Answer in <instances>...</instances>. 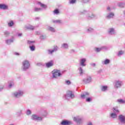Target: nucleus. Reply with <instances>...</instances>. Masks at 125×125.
<instances>
[{
  "label": "nucleus",
  "instance_id": "f257e3e1",
  "mask_svg": "<svg viewBox=\"0 0 125 125\" xmlns=\"http://www.w3.org/2000/svg\"><path fill=\"white\" fill-rule=\"evenodd\" d=\"M51 74H52V79H58V77H61L63 75V72H61L59 70L54 69Z\"/></svg>",
  "mask_w": 125,
  "mask_h": 125
},
{
  "label": "nucleus",
  "instance_id": "f03ea898",
  "mask_svg": "<svg viewBox=\"0 0 125 125\" xmlns=\"http://www.w3.org/2000/svg\"><path fill=\"white\" fill-rule=\"evenodd\" d=\"M22 67L21 70L22 71H26L27 70H29L30 69V67L31 64L30 63V62L28 60H24L22 62Z\"/></svg>",
  "mask_w": 125,
  "mask_h": 125
},
{
  "label": "nucleus",
  "instance_id": "7ed1b4c3",
  "mask_svg": "<svg viewBox=\"0 0 125 125\" xmlns=\"http://www.w3.org/2000/svg\"><path fill=\"white\" fill-rule=\"evenodd\" d=\"M12 95L14 98H21L24 95V91L22 90H18L13 93Z\"/></svg>",
  "mask_w": 125,
  "mask_h": 125
},
{
  "label": "nucleus",
  "instance_id": "20e7f679",
  "mask_svg": "<svg viewBox=\"0 0 125 125\" xmlns=\"http://www.w3.org/2000/svg\"><path fill=\"white\" fill-rule=\"evenodd\" d=\"M64 97L66 100L74 99V98H75V94L73 93L72 91H68L66 92V94L64 95Z\"/></svg>",
  "mask_w": 125,
  "mask_h": 125
},
{
  "label": "nucleus",
  "instance_id": "39448f33",
  "mask_svg": "<svg viewBox=\"0 0 125 125\" xmlns=\"http://www.w3.org/2000/svg\"><path fill=\"white\" fill-rule=\"evenodd\" d=\"M89 94L88 92H85L83 94H81V97L83 99H84L86 98V102H91L92 101V99L90 97H88Z\"/></svg>",
  "mask_w": 125,
  "mask_h": 125
},
{
  "label": "nucleus",
  "instance_id": "423d86ee",
  "mask_svg": "<svg viewBox=\"0 0 125 125\" xmlns=\"http://www.w3.org/2000/svg\"><path fill=\"white\" fill-rule=\"evenodd\" d=\"M59 49V47L57 45H55L53 47V49H48L47 50V53L49 55H53V52H56Z\"/></svg>",
  "mask_w": 125,
  "mask_h": 125
},
{
  "label": "nucleus",
  "instance_id": "0eeeda50",
  "mask_svg": "<svg viewBox=\"0 0 125 125\" xmlns=\"http://www.w3.org/2000/svg\"><path fill=\"white\" fill-rule=\"evenodd\" d=\"M86 18L88 20H91V19H97V17L92 12H88L86 14Z\"/></svg>",
  "mask_w": 125,
  "mask_h": 125
},
{
  "label": "nucleus",
  "instance_id": "6e6552de",
  "mask_svg": "<svg viewBox=\"0 0 125 125\" xmlns=\"http://www.w3.org/2000/svg\"><path fill=\"white\" fill-rule=\"evenodd\" d=\"M73 121L74 122H76L77 125H81V124H83V119L82 117L78 116L74 117Z\"/></svg>",
  "mask_w": 125,
  "mask_h": 125
},
{
  "label": "nucleus",
  "instance_id": "1a4fd4ad",
  "mask_svg": "<svg viewBox=\"0 0 125 125\" xmlns=\"http://www.w3.org/2000/svg\"><path fill=\"white\" fill-rule=\"evenodd\" d=\"M124 83L123 81L120 80H116L114 82V87L115 88H120L122 87Z\"/></svg>",
  "mask_w": 125,
  "mask_h": 125
},
{
  "label": "nucleus",
  "instance_id": "9d476101",
  "mask_svg": "<svg viewBox=\"0 0 125 125\" xmlns=\"http://www.w3.org/2000/svg\"><path fill=\"white\" fill-rule=\"evenodd\" d=\"M92 82V79L90 76H87L86 78H84L82 80V83H84V84H88V83H90Z\"/></svg>",
  "mask_w": 125,
  "mask_h": 125
},
{
  "label": "nucleus",
  "instance_id": "9b49d317",
  "mask_svg": "<svg viewBox=\"0 0 125 125\" xmlns=\"http://www.w3.org/2000/svg\"><path fill=\"white\" fill-rule=\"evenodd\" d=\"M113 113H111L110 115V117L112 118V119H116L117 118V113H119L120 111L117 108H115L114 107L113 108Z\"/></svg>",
  "mask_w": 125,
  "mask_h": 125
},
{
  "label": "nucleus",
  "instance_id": "f8f14e48",
  "mask_svg": "<svg viewBox=\"0 0 125 125\" xmlns=\"http://www.w3.org/2000/svg\"><path fill=\"white\" fill-rule=\"evenodd\" d=\"M107 34L109 36H114L116 34V30L114 28L110 27L107 30Z\"/></svg>",
  "mask_w": 125,
  "mask_h": 125
},
{
  "label": "nucleus",
  "instance_id": "ddd939ff",
  "mask_svg": "<svg viewBox=\"0 0 125 125\" xmlns=\"http://www.w3.org/2000/svg\"><path fill=\"white\" fill-rule=\"evenodd\" d=\"M27 43L29 44V48L31 51H35L36 49V47L33 45L35 43V41H28Z\"/></svg>",
  "mask_w": 125,
  "mask_h": 125
},
{
  "label": "nucleus",
  "instance_id": "4468645a",
  "mask_svg": "<svg viewBox=\"0 0 125 125\" xmlns=\"http://www.w3.org/2000/svg\"><path fill=\"white\" fill-rule=\"evenodd\" d=\"M31 119L33 120V121H37V122L42 121V118L39 117L38 115L36 114H33L32 115Z\"/></svg>",
  "mask_w": 125,
  "mask_h": 125
},
{
  "label": "nucleus",
  "instance_id": "2eb2a0df",
  "mask_svg": "<svg viewBox=\"0 0 125 125\" xmlns=\"http://www.w3.org/2000/svg\"><path fill=\"white\" fill-rule=\"evenodd\" d=\"M85 62H86V59L82 58L79 60V64L82 67H85L86 66Z\"/></svg>",
  "mask_w": 125,
  "mask_h": 125
},
{
  "label": "nucleus",
  "instance_id": "dca6fc26",
  "mask_svg": "<svg viewBox=\"0 0 125 125\" xmlns=\"http://www.w3.org/2000/svg\"><path fill=\"white\" fill-rule=\"evenodd\" d=\"M118 119L121 124L125 125V115H120L118 117Z\"/></svg>",
  "mask_w": 125,
  "mask_h": 125
},
{
  "label": "nucleus",
  "instance_id": "f3484780",
  "mask_svg": "<svg viewBox=\"0 0 125 125\" xmlns=\"http://www.w3.org/2000/svg\"><path fill=\"white\" fill-rule=\"evenodd\" d=\"M54 65V61H50L49 62L45 63V67L46 68H51V67H53Z\"/></svg>",
  "mask_w": 125,
  "mask_h": 125
},
{
  "label": "nucleus",
  "instance_id": "a211bd4d",
  "mask_svg": "<svg viewBox=\"0 0 125 125\" xmlns=\"http://www.w3.org/2000/svg\"><path fill=\"white\" fill-rule=\"evenodd\" d=\"M61 125H73V123L71 121L67 120H63L61 123Z\"/></svg>",
  "mask_w": 125,
  "mask_h": 125
},
{
  "label": "nucleus",
  "instance_id": "6ab92c4d",
  "mask_svg": "<svg viewBox=\"0 0 125 125\" xmlns=\"http://www.w3.org/2000/svg\"><path fill=\"white\" fill-rule=\"evenodd\" d=\"M0 9H3V10H6L8 9V6L5 4H0Z\"/></svg>",
  "mask_w": 125,
  "mask_h": 125
},
{
  "label": "nucleus",
  "instance_id": "aec40b11",
  "mask_svg": "<svg viewBox=\"0 0 125 125\" xmlns=\"http://www.w3.org/2000/svg\"><path fill=\"white\" fill-rule=\"evenodd\" d=\"M25 29H26L27 30H30V31H33L35 30V28L36 27L31 25H25L24 27Z\"/></svg>",
  "mask_w": 125,
  "mask_h": 125
},
{
  "label": "nucleus",
  "instance_id": "412c9836",
  "mask_svg": "<svg viewBox=\"0 0 125 125\" xmlns=\"http://www.w3.org/2000/svg\"><path fill=\"white\" fill-rule=\"evenodd\" d=\"M78 70L79 71L80 76H83V74H84V70H83V67L80 66L79 68H78Z\"/></svg>",
  "mask_w": 125,
  "mask_h": 125
},
{
  "label": "nucleus",
  "instance_id": "4be33fe9",
  "mask_svg": "<svg viewBox=\"0 0 125 125\" xmlns=\"http://www.w3.org/2000/svg\"><path fill=\"white\" fill-rule=\"evenodd\" d=\"M37 4H38V5H40L41 7H42V8H43L44 9H45V8H47V6L46 5L42 3L40 1H38L37 2Z\"/></svg>",
  "mask_w": 125,
  "mask_h": 125
},
{
  "label": "nucleus",
  "instance_id": "5701e85b",
  "mask_svg": "<svg viewBox=\"0 0 125 125\" xmlns=\"http://www.w3.org/2000/svg\"><path fill=\"white\" fill-rule=\"evenodd\" d=\"M61 48L63 49H68L69 48V44L66 43H63L62 44Z\"/></svg>",
  "mask_w": 125,
  "mask_h": 125
},
{
  "label": "nucleus",
  "instance_id": "b1692460",
  "mask_svg": "<svg viewBox=\"0 0 125 125\" xmlns=\"http://www.w3.org/2000/svg\"><path fill=\"white\" fill-rule=\"evenodd\" d=\"M114 15L115 14L114 13L110 12L107 14L106 16V18H107V19H111V18H113V17H114Z\"/></svg>",
  "mask_w": 125,
  "mask_h": 125
},
{
  "label": "nucleus",
  "instance_id": "393cba45",
  "mask_svg": "<svg viewBox=\"0 0 125 125\" xmlns=\"http://www.w3.org/2000/svg\"><path fill=\"white\" fill-rule=\"evenodd\" d=\"M52 22L55 24H62V23H63V21L61 20H53Z\"/></svg>",
  "mask_w": 125,
  "mask_h": 125
},
{
  "label": "nucleus",
  "instance_id": "a878e982",
  "mask_svg": "<svg viewBox=\"0 0 125 125\" xmlns=\"http://www.w3.org/2000/svg\"><path fill=\"white\" fill-rule=\"evenodd\" d=\"M47 30H48V31H50V32H52V33H55V28H54V27L48 26Z\"/></svg>",
  "mask_w": 125,
  "mask_h": 125
},
{
  "label": "nucleus",
  "instance_id": "bb28decb",
  "mask_svg": "<svg viewBox=\"0 0 125 125\" xmlns=\"http://www.w3.org/2000/svg\"><path fill=\"white\" fill-rule=\"evenodd\" d=\"M101 90L103 92L107 91L108 90V86L107 85L102 86Z\"/></svg>",
  "mask_w": 125,
  "mask_h": 125
},
{
  "label": "nucleus",
  "instance_id": "cd10ccee",
  "mask_svg": "<svg viewBox=\"0 0 125 125\" xmlns=\"http://www.w3.org/2000/svg\"><path fill=\"white\" fill-rule=\"evenodd\" d=\"M102 64L103 65H108V64H110V60L106 59L104 61L102 62Z\"/></svg>",
  "mask_w": 125,
  "mask_h": 125
},
{
  "label": "nucleus",
  "instance_id": "c85d7f7f",
  "mask_svg": "<svg viewBox=\"0 0 125 125\" xmlns=\"http://www.w3.org/2000/svg\"><path fill=\"white\" fill-rule=\"evenodd\" d=\"M13 42V39H9L5 41V42L7 44H10L12 43V42Z\"/></svg>",
  "mask_w": 125,
  "mask_h": 125
},
{
  "label": "nucleus",
  "instance_id": "c756f323",
  "mask_svg": "<svg viewBox=\"0 0 125 125\" xmlns=\"http://www.w3.org/2000/svg\"><path fill=\"white\" fill-rule=\"evenodd\" d=\"M42 9L41 8H38V7L34 8V11L35 12H39L40 11H42Z\"/></svg>",
  "mask_w": 125,
  "mask_h": 125
},
{
  "label": "nucleus",
  "instance_id": "7c9ffc66",
  "mask_svg": "<svg viewBox=\"0 0 125 125\" xmlns=\"http://www.w3.org/2000/svg\"><path fill=\"white\" fill-rule=\"evenodd\" d=\"M14 25V22L13 21H11L8 23V26L9 27H12Z\"/></svg>",
  "mask_w": 125,
  "mask_h": 125
},
{
  "label": "nucleus",
  "instance_id": "2f4dec72",
  "mask_svg": "<svg viewBox=\"0 0 125 125\" xmlns=\"http://www.w3.org/2000/svg\"><path fill=\"white\" fill-rule=\"evenodd\" d=\"M94 31V29H93V28L91 27H89L87 29V33H92V32H93Z\"/></svg>",
  "mask_w": 125,
  "mask_h": 125
},
{
  "label": "nucleus",
  "instance_id": "473e14b6",
  "mask_svg": "<svg viewBox=\"0 0 125 125\" xmlns=\"http://www.w3.org/2000/svg\"><path fill=\"white\" fill-rule=\"evenodd\" d=\"M117 102L119 103H121V104H125V101L123 99H118L117 100Z\"/></svg>",
  "mask_w": 125,
  "mask_h": 125
},
{
  "label": "nucleus",
  "instance_id": "72a5a7b5",
  "mask_svg": "<svg viewBox=\"0 0 125 125\" xmlns=\"http://www.w3.org/2000/svg\"><path fill=\"white\" fill-rule=\"evenodd\" d=\"M118 6H119V7H124L125 5L124 4V3H122V2H119L117 4Z\"/></svg>",
  "mask_w": 125,
  "mask_h": 125
},
{
  "label": "nucleus",
  "instance_id": "f704fd0d",
  "mask_svg": "<svg viewBox=\"0 0 125 125\" xmlns=\"http://www.w3.org/2000/svg\"><path fill=\"white\" fill-rule=\"evenodd\" d=\"M10 35V33L9 31H6L4 32V36L5 37H8Z\"/></svg>",
  "mask_w": 125,
  "mask_h": 125
},
{
  "label": "nucleus",
  "instance_id": "c9c22d12",
  "mask_svg": "<svg viewBox=\"0 0 125 125\" xmlns=\"http://www.w3.org/2000/svg\"><path fill=\"white\" fill-rule=\"evenodd\" d=\"M54 14H56V15H58V14L60 13V12H59V10H58V9H56L54 10Z\"/></svg>",
  "mask_w": 125,
  "mask_h": 125
},
{
  "label": "nucleus",
  "instance_id": "e433bc0d",
  "mask_svg": "<svg viewBox=\"0 0 125 125\" xmlns=\"http://www.w3.org/2000/svg\"><path fill=\"white\" fill-rule=\"evenodd\" d=\"M95 51H96V52H100L102 50L101 47L98 48V47H96L94 49Z\"/></svg>",
  "mask_w": 125,
  "mask_h": 125
},
{
  "label": "nucleus",
  "instance_id": "4c0bfd02",
  "mask_svg": "<svg viewBox=\"0 0 125 125\" xmlns=\"http://www.w3.org/2000/svg\"><path fill=\"white\" fill-rule=\"evenodd\" d=\"M124 53H125V51L121 50L118 52L117 55L118 56H121L123 55Z\"/></svg>",
  "mask_w": 125,
  "mask_h": 125
},
{
  "label": "nucleus",
  "instance_id": "58836bf2",
  "mask_svg": "<svg viewBox=\"0 0 125 125\" xmlns=\"http://www.w3.org/2000/svg\"><path fill=\"white\" fill-rule=\"evenodd\" d=\"M77 0H69V2L70 4H74V3H76Z\"/></svg>",
  "mask_w": 125,
  "mask_h": 125
},
{
  "label": "nucleus",
  "instance_id": "ea45409f",
  "mask_svg": "<svg viewBox=\"0 0 125 125\" xmlns=\"http://www.w3.org/2000/svg\"><path fill=\"white\" fill-rule=\"evenodd\" d=\"M22 112H23V110H20L18 112H17L16 114H17V116H21V115H22Z\"/></svg>",
  "mask_w": 125,
  "mask_h": 125
},
{
  "label": "nucleus",
  "instance_id": "a19ab883",
  "mask_svg": "<svg viewBox=\"0 0 125 125\" xmlns=\"http://www.w3.org/2000/svg\"><path fill=\"white\" fill-rule=\"evenodd\" d=\"M40 39L42 41H43V40H45V39H46V37L45 36H44V35H41L40 37Z\"/></svg>",
  "mask_w": 125,
  "mask_h": 125
},
{
  "label": "nucleus",
  "instance_id": "79ce46f5",
  "mask_svg": "<svg viewBox=\"0 0 125 125\" xmlns=\"http://www.w3.org/2000/svg\"><path fill=\"white\" fill-rule=\"evenodd\" d=\"M101 48L102 50L104 49L105 50H107V49H108V47L106 46H102V47H101Z\"/></svg>",
  "mask_w": 125,
  "mask_h": 125
},
{
  "label": "nucleus",
  "instance_id": "37998d69",
  "mask_svg": "<svg viewBox=\"0 0 125 125\" xmlns=\"http://www.w3.org/2000/svg\"><path fill=\"white\" fill-rule=\"evenodd\" d=\"M65 84L69 85V84H71V81H70V80L65 81Z\"/></svg>",
  "mask_w": 125,
  "mask_h": 125
},
{
  "label": "nucleus",
  "instance_id": "c03bdc74",
  "mask_svg": "<svg viewBox=\"0 0 125 125\" xmlns=\"http://www.w3.org/2000/svg\"><path fill=\"white\" fill-rule=\"evenodd\" d=\"M31 113H32V112H31V111L30 110V109H28V110H27V111H26V115H31Z\"/></svg>",
  "mask_w": 125,
  "mask_h": 125
},
{
  "label": "nucleus",
  "instance_id": "a18cd8bd",
  "mask_svg": "<svg viewBox=\"0 0 125 125\" xmlns=\"http://www.w3.org/2000/svg\"><path fill=\"white\" fill-rule=\"evenodd\" d=\"M81 14H85L86 13V10H84L83 11H80Z\"/></svg>",
  "mask_w": 125,
  "mask_h": 125
},
{
  "label": "nucleus",
  "instance_id": "49530a36",
  "mask_svg": "<svg viewBox=\"0 0 125 125\" xmlns=\"http://www.w3.org/2000/svg\"><path fill=\"white\" fill-rule=\"evenodd\" d=\"M37 65L39 66H43V63L42 62H38L37 63Z\"/></svg>",
  "mask_w": 125,
  "mask_h": 125
},
{
  "label": "nucleus",
  "instance_id": "de8ad7c7",
  "mask_svg": "<svg viewBox=\"0 0 125 125\" xmlns=\"http://www.w3.org/2000/svg\"><path fill=\"white\" fill-rule=\"evenodd\" d=\"M88 1H89V0H83L82 2L83 3H86V2H88Z\"/></svg>",
  "mask_w": 125,
  "mask_h": 125
},
{
  "label": "nucleus",
  "instance_id": "09e8293b",
  "mask_svg": "<svg viewBox=\"0 0 125 125\" xmlns=\"http://www.w3.org/2000/svg\"><path fill=\"white\" fill-rule=\"evenodd\" d=\"M106 9H107V11H108V12L111 11V10H112V9H111V7L109 6L107 7Z\"/></svg>",
  "mask_w": 125,
  "mask_h": 125
},
{
  "label": "nucleus",
  "instance_id": "8fccbe9b",
  "mask_svg": "<svg viewBox=\"0 0 125 125\" xmlns=\"http://www.w3.org/2000/svg\"><path fill=\"white\" fill-rule=\"evenodd\" d=\"M90 65L92 66V67H95V66H96V64H95V63H91Z\"/></svg>",
  "mask_w": 125,
  "mask_h": 125
},
{
  "label": "nucleus",
  "instance_id": "3c124183",
  "mask_svg": "<svg viewBox=\"0 0 125 125\" xmlns=\"http://www.w3.org/2000/svg\"><path fill=\"white\" fill-rule=\"evenodd\" d=\"M35 35H41V32L40 31H36L35 32Z\"/></svg>",
  "mask_w": 125,
  "mask_h": 125
},
{
  "label": "nucleus",
  "instance_id": "603ef678",
  "mask_svg": "<svg viewBox=\"0 0 125 125\" xmlns=\"http://www.w3.org/2000/svg\"><path fill=\"white\" fill-rule=\"evenodd\" d=\"M14 84L13 83H10L9 84V88H11V87H12V86H13Z\"/></svg>",
  "mask_w": 125,
  "mask_h": 125
},
{
  "label": "nucleus",
  "instance_id": "864d4df0",
  "mask_svg": "<svg viewBox=\"0 0 125 125\" xmlns=\"http://www.w3.org/2000/svg\"><path fill=\"white\" fill-rule=\"evenodd\" d=\"M15 55H17V56H19L20 55V54L19 53L15 52L14 53Z\"/></svg>",
  "mask_w": 125,
  "mask_h": 125
},
{
  "label": "nucleus",
  "instance_id": "5fc2aeb1",
  "mask_svg": "<svg viewBox=\"0 0 125 125\" xmlns=\"http://www.w3.org/2000/svg\"><path fill=\"white\" fill-rule=\"evenodd\" d=\"M44 114L43 115V116L44 117H46V115H47V112L46 111H44Z\"/></svg>",
  "mask_w": 125,
  "mask_h": 125
},
{
  "label": "nucleus",
  "instance_id": "6e6d98bb",
  "mask_svg": "<svg viewBox=\"0 0 125 125\" xmlns=\"http://www.w3.org/2000/svg\"><path fill=\"white\" fill-rule=\"evenodd\" d=\"M22 33H18V37H21L22 36Z\"/></svg>",
  "mask_w": 125,
  "mask_h": 125
},
{
  "label": "nucleus",
  "instance_id": "4d7b16f0",
  "mask_svg": "<svg viewBox=\"0 0 125 125\" xmlns=\"http://www.w3.org/2000/svg\"><path fill=\"white\" fill-rule=\"evenodd\" d=\"M98 73L99 74H100V73H102V69H100L99 71H98Z\"/></svg>",
  "mask_w": 125,
  "mask_h": 125
},
{
  "label": "nucleus",
  "instance_id": "13d9d810",
  "mask_svg": "<svg viewBox=\"0 0 125 125\" xmlns=\"http://www.w3.org/2000/svg\"><path fill=\"white\" fill-rule=\"evenodd\" d=\"M70 52H71V53H73L75 52V50H73V49L71 50Z\"/></svg>",
  "mask_w": 125,
  "mask_h": 125
},
{
  "label": "nucleus",
  "instance_id": "bf43d9fd",
  "mask_svg": "<svg viewBox=\"0 0 125 125\" xmlns=\"http://www.w3.org/2000/svg\"><path fill=\"white\" fill-rule=\"evenodd\" d=\"M87 125H92V123L91 122H89Z\"/></svg>",
  "mask_w": 125,
  "mask_h": 125
},
{
  "label": "nucleus",
  "instance_id": "052dcab7",
  "mask_svg": "<svg viewBox=\"0 0 125 125\" xmlns=\"http://www.w3.org/2000/svg\"><path fill=\"white\" fill-rule=\"evenodd\" d=\"M40 20V17H37L35 18V20Z\"/></svg>",
  "mask_w": 125,
  "mask_h": 125
},
{
  "label": "nucleus",
  "instance_id": "680f3d73",
  "mask_svg": "<svg viewBox=\"0 0 125 125\" xmlns=\"http://www.w3.org/2000/svg\"><path fill=\"white\" fill-rule=\"evenodd\" d=\"M3 89V87H0V91H1Z\"/></svg>",
  "mask_w": 125,
  "mask_h": 125
},
{
  "label": "nucleus",
  "instance_id": "e2e57ef3",
  "mask_svg": "<svg viewBox=\"0 0 125 125\" xmlns=\"http://www.w3.org/2000/svg\"><path fill=\"white\" fill-rule=\"evenodd\" d=\"M123 14H124V15L125 16V10L124 11H123Z\"/></svg>",
  "mask_w": 125,
  "mask_h": 125
}]
</instances>
